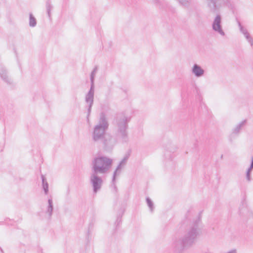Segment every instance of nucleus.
Masks as SVG:
<instances>
[{"label":"nucleus","mask_w":253,"mask_h":253,"mask_svg":"<svg viewBox=\"0 0 253 253\" xmlns=\"http://www.w3.org/2000/svg\"><path fill=\"white\" fill-rule=\"evenodd\" d=\"M0 77L1 79L8 84H11V80L7 76V72L5 67H1L0 68Z\"/></svg>","instance_id":"nucleus-12"},{"label":"nucleus","mask_w":253,"mask_h":253,"mask_svg":"<svg viewBox=\"0 0 253 253\" xmlns=\"http://www.w3.org/2000/svg\"><path fill=\"white\" fill-rule=\"evenodd\" d=\"M179 3L183 6L188 7L191 2L192 0H177Z\"/></svg>","instance_id":"nucleus-21"},{"label":"nucleus","mask_w":253,"mask_h":253,"mask_svg":"<svg viewBox=\"0 0 253 253\" xmlns=\"http://www.w3.org/2000/svg\"><path fill=\"white\" fill-rule=\"evenodd\" d=\"M46 8L48 16L50 18L51 16V10L52 8V6L50 3L49 0H48L46 2Z\"/></svg>","instance_id":"nucleus-20"},{"label":"nucleus","mask_w":253,"mask_h":253,"mask_svg":"<svg viewBox=\"0 0 253 253\" xmlns=\"http://www.w3.org/2000/svg\"><path fill=\"white\" fill-rule=\"evenodd\" d=\"M128 157H129V155H126L120 163H121L122 165H125L126 164V163L128 159Z\"/></svg>","instance_id":"nucleus-22"},{"label":"nucleus","mask_w":253,"mask_h":253,"mask_svg":"<svg viewBox=\"0 0 253 253\" xmlns=\"http://www.w3.org/2000/svg\"><path fill=\"white\" fill-rule=\"evenodd\" d=\"M208 7L212 11H215L218 7L222 5L229 6V0H205Z\"/></svg>","instance_id":"nucleus-7"},{"label":"nucleus","mask_w":253,"mask_h":253,"mask_svg":"<svg viewBox=\"0 0 253 253\" xmlns=\"http://www.w3.org/2000/svg\"><path fill=\"white\" fill-rule=\"evenodd\" d=\"M90 89L85 97V101L87 104V117L89 116L91 112V107L93 104L94 94V78L90 77Z\"/></svg>","instance_id":"nucleus-5"},{"label":"nucleus","mask_w":253,"mask_h":253,"mask_svg":"<svg viewBox=\"0 0 253 253\" xmlns=\"http://www.w3.org/2000/svg\"><path fill=\"white\" fill-rule=\"evenodd\" d=\"M109 124L105 114L102 112L100 115L98 124L94 127L92 137L94 142H101L103 149L106 151H111L115 144L112 136L106 133Z\"/></svg>","instance_id":"nucleus-2"},{"label":"nucleus","mask_w":253,"mask_h":253,"mask_svg":"<svg viewBox=\"0 0 253 253\" xmlns=\"http://www.w3.org/2000/svg\"><path fill=\"white\" fill-rule=\"evenodd\" d=\"M212 28L213 31L220 35L222 36L225 35V33L223 31L221 26V17L220 15H217L215 17L212 24Z\"/></svg>","instance_id":"nucleus-8"},{"label":"nucleus","mask_w":253,"mask_h":253,"mask_svg":"<svg viewBox=\"0 0 253 253\" xmlns=\"http://www.w3.org/2000/svg\"><path fill=\"white\" fill-rule=\"evenodd\" d=\"M123 213L124 210L121 209L119 210L117 213V219L115 223L116 227H117L122 222V216L123 214Z\"/></svg>","instance_id":"nucleus-17"},{"label":"nucleus","mask_w":253,"mask_h":253,"mask_svg":"<svg viewBox=\"0 0 253 253\" xmlns=\"http://www.w3.org/2000/svg\"><path fill=\"white\" fill-rule=\"evenodd\" d=\"M201 217H199L187 229L185 234L173 238L171 248L173 253H183L184 251L191 247L196 242L201 233L200 227Z\"/></svg>","instance_id":"nucleus-1"},{"label":"nucleus","mask_w":253,"mask_h":253,"mask_svg":"<svg viewBox=\"0 0 253 253\" xmlns=\"http://www.w3.org/2000/svg\"><path fill=\"white\" fill-rule=\"evenodd\" d=\"M37 25V20L32 13L29 14V26L31 27H35Z\"/></svg>","instance_id":"nucleus-18"},{"label":"nucleus","mask_w":253,"mask_h":253,"mask_svg":"<svg viewBox=\"0 0 253 253\" xmlns=\"http://www.w3.org/2000/svg\"><path fill=\"white\" fill-rule=\"evenodd\" d=\"M97 67H95L93 69V70L92 71L91 74H90V77H93V78H94L96 73L97 72Z\"/></svg>","instance_id":"nucleus-23"},{"label":"nucleus","mask_w":253,"mask_h":253,"mask_svg":"<svg viewBox=\"0 0 253 253\" xmlns=\"http://www.w3.org/2000/svg\"><path fill=\"white\" fill-rule=\"evenodd\" d=\"M1 251L2 253H3V250L2 249H1Z\"/></svg>","instance_id":"nucleus-26"},{"label":"nucleus","mask_w":253,"mask_h":253,"mask_svg":"<svg viewBox=\"0 0 253 253\" xmlns=\"http://www.w3.org/2000/svg\"><path fill=\"white\" fill-rule=\"evenodd\" d=\"M41 178L42 180V186L44 190L45 194H47L48 193V184L47 182L45 177L43 175H41Z\"/></svg>","instance_id":"nucleus-13"},{"label":"nucleus","mask_w":253,"mask_h":253,"mask_svg":"<svg viewBox=\"0 0 253 253\" xmlns=\"http://www.w3.org/2000/svg\"><path fill=\"white\" fill-rule=\"evenodd\" d=\"M129 121L130 118L126 116L124 113H121L116 115L113 124L115 126L114 135L118 142L124 143L128 141V123Z\"/></svg>","instance_id":"nucleus-3"},{"label":"nucleus","mask_w":253,"mask_h":253,"mask_svg":"<svg viewBox=\"0 0 253 253\" xmlns=\"http://www.w3.org/2000/svg\"><path fill=\"white\" fill-rule=\"evenodd\" d=\"M53 209V202L51 198L48 200V206L47 207L46 212L48 213L49 217H51L52 214Z\"/></svg>","instance_id":"nucleus-15"},{"label":"nucleus","mask_w":253,"mask_h":253,"mask_svg":"<svg viewBox=\"0 0 253 253\" xmlns=\"http://www.w3.org/2000/svg\"><path fill=\"white\" fill-rule=\"evenodd\" d=\"M246 120H243L237 125L236 127L233 129V133L237 134L240 132V131L242 127L244 126L246 123Z\"/></svg>","instance_id":"nucleus-16"},{"label":"nucleus","mask_w":253,"mask_h":253,"mask_svg":"<svg viewBox=\"0 0 253 253\" xmlns=\"http://www.w3.org/2000/svg\"><path fill=\"white\" fill-rule=\"evenodd\" d=\"M113 164L112 159L106 156H99L93 159L91 163V171L99 174L108 172Z\"/></svg>","instance_id":"nucleus-4"},{"label":"nucleus","mask_w":253,"mask_h":253,"mask_svg":"<svg viewBox=\"0 0 253 253\" xmlns=\"http://www.w3.org/2000/svg\"><path fill=\"white\" fill-rule=\"evenodd\" d=\"M123 166H124V165L120 163L113 173L112 180V185L113 187V189H114L115 192H116L117 191V187L115 184L116 177L117 175L118 174V171H119V173L120 172V170Z\"/></svg>","instance_id":"nucleus-11"},{"label":"nucleus","mask_w":253,"mask_h":253,"mask_svg":"<svg viewBox=\"0 0 253 253\" xmlns=\"http://www.w3.org/2000/svg\"><path fill=\"white\" fill-rule=\"evenodd\" d=\"M253 169V164L251 163V165L250 167L248 169V171L252 172V170Z\"/></svg>","instance_id":"nucleus-25"},{"label":"nucleus","mask_w":253,"mask_h":253,"mask_svg":"<svg viewBox=\"0 0 253 253\" xmlns=\"http://www.w3.org/2000/svg\"><path fill=\"white\" fill-rule=\"evenodd\" d=\"M152 2L160 9L164 8L167 5L164 0H153Z\"/></svg>","instance_id":"nucleus-14"},{"label":"nucleus","mask_w":253,"mask_h":253,"mask_svg":"<svg viewBox=\"0 0 253 253\" xmlns=\"http://www.w3.org/2000/svg\"><path fill=\"white\" fill-rule=\"evenodd\" d=\"M192 73L197 78L203 77L205 70L198 64H194L191 69Z\"/></svg>","instance_id":"nucleus-10"},{"label":"nucleus","mask_w":253,"mask_h":253,"mask_svg":"<svg viewBox=\"0 0 253 253\" xmlns=\"http://www.w3.org/2000/svg\"><path fill=\"white\" fill-rule=\"evenodd\" d=\"M251 172L249 171L248 170L247 171L246 178H247V179L248 180V181H250L251 180Z\"/></svg>","instance_id":"nucleus-24"},{"label":"nucleus","mask_w":253,"mask_h":253,"mask_svg":"<svg viewBox=\"0 0 253 253\" xmlns=\"http://www.w3.org/2000/svg\"><path fill=\"white\" fill-rule=\"evenodd\" d=\"M99 173L91 171L89 180L92 185L93 192L96 193L100 190L102 186L103 181L101 177L98 175Z\"/></svg>","instance_id":"nucleus-6"},{"label":"nucleus","mask_w":253,"mask_h":253,"mask_svg":"<svg viewBox=\"0 0 253 253\" xmlns=\"http://www.w3.org/2000/svg\"><path fill=\"white\" fill-rule=\"evenodd\" d=\"M147 205L148 207L149 208L150 211L151 212L153 211V210L154 209V206L153 202L149 198V197H147L146 199Z\"/></svg>","instance_id":"nucleus-19"},{"label":"nucleus","mask_w":253,"mask_h":253,"mask_svg":"<svg viewBox=\"0 0 253 253\" xmlns=\"http://www.w3.org/2000/svg\"><path fill=\"white\" fill-rule=\"evenodd\" d=\"M238 24L240 29V31L244 35L246 40L253 48V39L251 36L248 30L242 25L239 21H238Z\"/></svg>","instance_id":"nucleus-9"}]
</instances>
